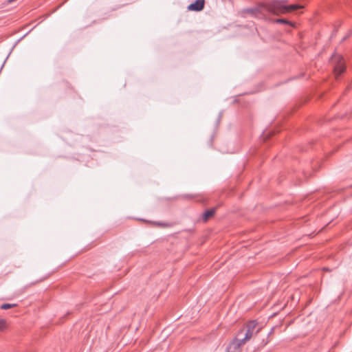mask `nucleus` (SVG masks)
Instances as JSON below:
<instances>
[{
	"label": "nucleus",
	"mask_w": 352,
	"mask_h": 352,
	"mask_svg": "<svg viewBox=\"0 0 352 352\" xmlns=\"http://www.w3.org/2000/svg\"><path fill=\"white\" fill-rule=\"evenodd\" d=\"M287 2V0H272L267 3H258L254 7L242 9L241 12L243 16L250 15L258 19L266 20L267 17L263 12V10L274 15H279L302 8L299 4L286 5Z\"/></svg>",
	"instance_id": "f257e3e1"
},
{
	"label": "nucleus",
	"mask_w": 352,
	"mask_h": 352,
	"mask_svg": "<svg viewBox=\"0 0 352 352\" xmlns=\"http://www.w3.org/2000/svg\"><path fill=\"white\" fill-rule=\"evenodd\" d=\"M258 322L256 320H250L249 321L245 328L243 329L244 333V337L242 338V342H245V343L250 340L254 335L257 334L260 328H257Z\"/></svg>",
	"instance_id": "f03ea898"
},
{
	"label": "nucleus",
	"mask_w": 352,
	"mask_h": 352,
	"mask_svg": "<svg viewBox=\"0 0 352 352\" xmlns=\"http://www.w3.org/2000/svg\"><path fill=\"white\" fill-rule=\"evenodd\" d=\"M243 334V330H240L237 336L226 347V352H240L241 346L245 344L240 338Z\"/></svg>",
	"instance_id": "7ed1b4c3"
},
{
	"label": "nucleus",
	"mask_w": 352,
	"mask_h": 352,
	"mask_svg": "<svg viewBox=\"0 0 352 352\" xmlns=\"http://www.w3.org/2000/svg\"><path fill=\"white\" fill-rule=\"evenodd\" d=\"M333 62H336L334 65L333 70L337 76H340L346 69L345 65L343 63V58L341 56H333L331 57Z\"/></svg>",
	"instance_id": "20e7f679"
},
{
	"label": "nucleus",
	"mask_w": 352,
	"mask_h": 352,
	"mask_svg": "<svg viewBox=\"0 0 352 352\" xmlns=\"http://www.w3.org/2000/svg\"><path fill=\"white\" fill-rule=\"evenodd\" d=\"M205 0H195L194 3L188 6V10L191 11L199 12L204 8Z\"/></svg>",
	"instance_id": "39448f33"
},
{
	"label": "nucleus",
	"mask_w": 352,
	"mask_h": 352,
	"mask_svg": "<svg viewBox=\"0 0 352 352\" xmlns=\"http://www.w3.org/2000/svg\"><path fill=\"white\" fill-rule=\"evenodd\" d=\"M215 212H216L215 208H212L206 210L201 214V217L203 222H207L210 218L212 217L214 215Z\"/></svg>",
	"instance_id": "423d86ee"
},
{
	"label": "nucleus",
	"mask_w": 352,
	"mask_h": 352,
	"mask_svg": "<svg viewBox=\"0 0 352 352\" xmlns=\"http://www.w3.org/2000/svg\"><path fill=\"white\" fill-rule=\"evenodd\" d=\"M274 22L276 23H281V24H284V25H288L290 26L294 25L292 22L287 20L286 19H276L274 20Z\"/></svg>",
	"instance_id": "0eeeda50"
},
{
	"label": "nucleus",
	"mask_w": 352,
	"mask_h": 352,
	"mask_svg": "<svg viewBox=\"0 0 352 352\" xmlns=\"http://www.w3.org/2000/svg\"><path fill=\"white\" fill-rule=\"evenodd\" d=\"M16 305V304L5 303V304H3V305L1 306V309H10V308H12V307H15Z\"/></svg>",
	"instance_id": "6e6552de"
},
{
	"label": "nucleus",
	"mask_w": 352,
	"mask_h": 352,
	"mask_svg": "<svg viewBox=\"0 0 352 352\" xmlns=\"http://www.w3.org/2000/svg\"><path fill=\"white\" fill-rule=\"evenodd\" d=\"M6 327V321L4 319H0V331H3Z\"/></svg>",
	"instance_id": "1a4fd4ad"
},
{
	"label": "nucleus",
	"mask_w": 352,
	"mask_h": 352,
	"mask_svg": "<svg viewBox=\"0 0 352 352\" xmlns=\"http://www.w3.org/2000/svg\"><path fill=\"white\" fill-rule=\"evenodd\" d=\"M153 224H155V225H157V226H162V227H169L170 226V224L168 223H163V222H157V221H155V222H153Z\"/></svg>",
	"instance_id": "9d476101"
},
{
	"label": "nucleus",
	"mask_w": 352,
	"mask_h": 352,
	"mask_svg": "<svg viewBox=\"0 0 352 352\" xmlns=\"http://www.w3.org/2000/svg\"><path fill=\"white\" fill-rule=\"evenodd\" d=\"M351 35V32L348 33L345 36L343 37L342 38V41H345L346 39H347Z\"/></svg>",
	"instance_id": "9b49d317"
},
{
	"label": "nucleus",
	"mask_w": 352,
	"mask_h": 352,
	"mask_svg": "<svg viewBox=\"0 0 352 352\" xmlns=\"http://www.w3.org/2000/svg\"><path fill=\"white\" fill-rule=\"evenodd\" d=\"M182 197H185V198H188V199H191L192 198V196L190 195H184Z\"/></svg>",
	"instance_id": "f8f14e48"
},
{
	"label": "nucleus",
	"mask_w": 352,
	"mask_h": 352,
	"mask_svg": "<svg viewBox=\"0 0 352 352\" xmlns=\"http://www.w3.org/2000/svg\"><path fill=\"white\" fill-rule=\"evenodd\" d=\"M221 113H220L218 116V118H217V123H219L221 120Z\"/></svg>",
	"instance_id": "ddd939ff"
},
{
	"label": "nucleus",
	"mask_w": 352,
	"mask_h": 352,
	"mask_svg": "<svg viewBox=\"0 0 352 352\" xmlns=\"http://www.w3.org/2000/svg\"><path fill=\"white\" fill-rule=\"evenodd\" d=\"M267 135H268L267 133H264V134H263V137H264V138H265Z\"/></svg>",
	"instance_id": "4468645a"
}]
</instances>
